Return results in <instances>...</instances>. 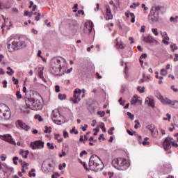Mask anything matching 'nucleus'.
<instances>
[{"mask_svg": "<svg viewBox=\"0 0 178 178\" xmlns=\"http://www.w3.org/2000/svg\"><path fill=\"white\" fill-rule=\"evenodd\" d=\"M25 104L27 108L20 107V111H22V113H30V109L40 111V109L42 108L41 100L38 99L25 97Z\"/></svg>", "mask_w": 178, "mask_h": 178, "instance_id": "obj_1", "label": "nucleus"}, {"mask_svg": "<svg viewBox=\"0 0 178 178\" xmlns=\"http://www.w3.org/2000/svg\"><path fill=\"white\" fill-rule=\"evenodd\" d=\"M89 169L93 172H101L104 169V163L97 155H92L89 159Z\"/></svg>", "mask_w": 178, "mask_h": 178, "instance_id": "obj_2", "label": "nucleus"}, {"mask_svg": "<svg viewBox=\"0 0 178 178\" xmlns=\"http://www.w3.org/2000/svg\"><path fill=\"white\" fill-rule=\"evenodd\" d=\"M112 165L113 168L118 169V170H126L130 165L127 163V160L122 158H116L112 161Z\"/></svg>", "mask_w": 178, "mask_h": 178, "instance_id": "obj_3", "label": "nucleus"}, {"mask_svg": "<svg viewBox=\"0 0 178 178\" xmlns=\"http://www.w3.org/2000/svg\"><path fill=\"white\" fill-rule=\"evenodd\" d=\"M161 8L160 6H154L151 8L148 15L149 23H156L159 20V12H161Z\"/></svg>", "mask_w": 178, "mask_h": 178, "instance_id": "obj_4", "label": "nucleus"}, {"mask_svg": "<svg viewBox=\"0 0 178 178\" xmlns=\"http://www.w3.org/2000/svg\"><path fill=\"white\" fill-rule=\"evenodd\" d=\"M26 47L24 42L20 41L19 39H11L8 44V49L9 52H13V51H17L20 48Z\"/></svg>", "mask_w": 178, "mask_h": 178, "instance_id": "obj_5", "label": "nucleus"}, {"mask_svg": "<svg viewBox=\"0 0 178 178\" xmlns=\"http://www.w3.org/2000/svg\"><path fill=\"white\" fill-rule=\"evenodd\" d=\"M51 118L56 124H61L64 123V118L63 116L60 115V113L58 109H55L52 111Z\"/></svg>", "mask_w": 178, "mask_h": 178, "instance_id": "obj_6", "label": "nucleus"}, {"mask_svg": "<svg viewBox=\"0 0 178 178\" xmlns=\"http://www.w3.org/2000/svg\"><path fill=\"white\" fill-rule=\"evenodd\" d=\"M81 95V90L80 88H76L74 91V96L71 99L74 104H79L81 99L80 98Z\"/></svg>", "mask_w": 178, "mask_h": 178, "instance_id": "obj_7", "label": "nucleus"}, {"mask_svg": "<svg viewBox=\"0 0 178 178\" xmlns=\"http://www.w3.org/2000/svg\"><path fill=\"white\" fill-rule=\"evenodd\" d=\"M0 138L1 140H3V141H6V143H9L11 145H16V141L10 134L0 135Z\"/></svg>", "mask_w": 178, "mask_h": 178, "instance_id": "obj_8", "label": "nucleus"}, {"mask_svg": "<svg viewBox=\"0 0 178 178\" xmlns=\"http://www.w3.org/2000/svg\"><path fill=\"white\" fill-rule=\"evenodd\" d=\"M164 105H168L170 108L172 109H178V101L177 100H172L169 98L165 97V102Z\"/></svg>", "mask_w": 178, "mask_h": 178, "instance_id": "obj_9", "label": "nucleus"}, {"mask_svg": "<svg viewBox=\"0 0 178 178\" xmlns=\"http://www.w3.org/2000/svg\"><path fill=\"white\" fill-rule=\"evenodd\" d=\"M172 140H173V138L168 136L163 141V148L166 152L172 148Z\"/></svg>", "mask_w": 178, "mask_h": 178, "instance_id": "obj_10", "label": "nucleus"}, {"mask_svg": "<svg viewBox=\"0 0 178 178\" xmlns=\"http://www.w3.org/2000/svg\"><path fill=\"white\" fill-rule=\"evenodd\" d=\"M30 147L32 149H42L44 148V142L41 140L32 142L31 143Z\"/></svg>", "mask_w": 178, "mask_h": 178, "instance_id": "obj_11", "label": "nucleus"}, {"mask_svg": "<svg viewBox=\"0 0 178 178\" xmlns=\"http://www.w3.org/2000/svg\"><path fill=\"white\" fill-rule=\"evenodd\" d=\"M15 126L16 127L22 129V130H25V131H29V130H30V126L26 125V123L21 120H17Z\"/></svg>", "mask_w": 178, "mask_h": 178, "instance_id": "obj_12", "label": "nucleus"}, {"mask_svg": "<svg viewBox=\"0 0 178 178\" xmlns=\"http://www.w3.org/2000/svg\"><path fill=\"white\" fill-rule=\"evenodd\" d=\"M146 129L147 130H149V131L152 134V137H154V138H156V137H158V129H156L155 125H154V124L147 125L146 127Z\"/></svg>", "mask_w": 178, "mask_h": 178, "instance_id": "obj_13", "label": "nucleus"}, {"mask_svg": "<svg viewBox=\"0 0 178 178\" xmlns=\"http://www.w3.org/2000/svg\"><path fill=\"white\" fill-rule=\"evenodd\" d=\"M56 65L52 66V70L55 74H56V73H60V69L65 67V66H62V65H60V60L59 59L56 60Z\"/></svg>", "mask_w": 178, "mask_h": 178, "instance_id": "obj_14", "label": "nucleus"}, {"mask_svg": "<svg viewBox=\"0 0 178 178\" xmlns=\"http://www.w3.org/2000/svg\"><path fill=\"white\" fill-rule=\"evenodd\" d=\"M105 8H106V20H112L113 19V15H112V10H111V7L108 5H107L106 6Z\"/></svg>", "mask_w": 178, "mask_h": 178, "instance_id": "obj_15", "label": "nucleus"}, {"mask_svg": "<svg viewBox=\"0 0 178 178\" xmlns=\"http://www.w3.org/2000/svg\"><path fill=\"white\" fill-rule=\"evenodd\" d=\"M84 30L85 31L88 30L89 33H91L92 31V28L94 27V24L91 21H87L85 24Z\"/></svg>", "mask_w": 178, "mask_h": 178, "instance_id": "obj_16", "label": "nucleus"}, {"mask_svg": "<svg viewBox=\"0 0 178 178\" xmlns=\"http://www.w3.org/2000/svg\"><path fill=\"white\" fill-rule=\"evenodd\" d=\"M143 41L145 42H147L148 44L156 42V40H155L152 35H149L148 36H145L143 38Z\"/></svg>", "mask_w": 178, "mask_h": 178, "instance_id": "obj_17", "label": "nucleus"}, {"mask_svg": "<svg viewBox=\"0 0 178 178\" xmlns=\"http://www.w3.org/2000/svg\"><path fill=\"white\" fill-rule=\"evenodd\" d=\"M141 102L140 97L137 95H135L131 99V105H136V104H141Z\"/></svg>", "mask_w": 178, "mask_h": 178, "instance_id": "obj_18", "label": "nucleus"}, {"mask_svg": "<svg viewBox=\"0 0 178 178\" xmlns=\"http://www.w3.org/2000/svg\"><path fill=\"white\" fill-rule=\"evenodd\" d=\"M155 97L159 99L160 100V102H161V104H163V105L165 104V102L166 101V98H163L161 95V92H159V91H156L154 93Z\"/></svg>", "mask_w": 178, "mask_h": 178, "instance_id": "obj_19", "label": "nucleus"}, {"mask_svg": "<svg viewBox=\"0 0 178 178\" xmlns=\"http://www.w3.org/2000/svg\"><path fill=\"white\" fill-rule=\"evenodd\" d=\"M115 41H116V48H118V49H124V47H126V45H124V44H123L122 41H119V38H117Z\"/></svg>", "mask_w": 178, "mask_h": 178, "instance_id": "obj_20", "label": "nucleus"}, {"mask_svg": "<svg viewBox=\"0 0 178 178\" xmlns=\"http://www.w3.org/2000/svg\"><path fill=\"white\" fill-rule=\"evenodd\" d=\"M22 173H26V170H29V163H27L26 161H24L22 163Z\"/></svg>", "mask_w": 178, "mask_h": 178, "instance_id": "obj_21", "label": "nucleus"}, {"mask_svg": "<svg viewBox=\"0 0 178 178\" xmlns=\"http://www.w3.org/2000/svg\"><path fill=\"white\" fill-rule=\"evenodd\" d=\"M145 104L154 108V100L151 99L149 97H146Z\"/></svg>", "mask_w": 178, "mask_h": 178, "instance_id": "obj_22", "label": "nucleus"}, {"mask_svg": "<svg viewBox=\"0 0 178 178\" xmlns=\"http://www.w3.org/2000/svg\"><path fill=\"white\" fill-rule=\"evenodd\" d=\"M7 70H8L6 72L8 76H13V74H15V71H13V70L10 67H8Z\"/></svg>", "mask_w": 178, "mask_h": 178, "instance_id": "obj_23", "label": "nucleus"}, {"mask_svg": "<svg viewBox=\"0 0 178 178\" xmlns=\"http://www.w3.org/2000/svg\"><path fill=\"white\" fill-rule=\"evenodd\" d=\"M140 6V2L133 3L132 5L129 6L131 9H136V8H138Z\"/></svg>", "mask_w": 178, "mask_h": 178, "instance_id": "obj_24", "label": "nucleus"}, {"mask_svg": "<svg viewBox=\"0 0 178 178\" xmlns=\"http://www.w3.org/2000/svg\"><path fill=\"white\" fill-rule=\"evenodd\" d=\"M35 172V169L32 168L31 170L29 173V177H35L36 175L34 173Z\"/></svg>", "mask_w": 178, "mask_h": 178, "instance_id": "obj_25", "label": "nucleus"}, {"mask_svg": "<svg viewBox=\"0 0 178 178\" xmlns=\"http://www.w3.org/2000/svg\"><path fill=\"white\" fill-rule=\"evenodd\" d=\"M177 20H178V15L175 17H171L170 18V22H171V23H177Z\"/></svg>", "mask_w": 178, "mask_h": 178, "instance_id": "obj_26", "label": "nucleus"}, {"mask_svg": "<svg viewBox=\"0 0 178 178\" xmlns=\"http://www.w3.org/2000/svg\"><path fill=\"white\" fill-rule=\"evenodd\" d=\"M44 129H45L44 133H46V134L48 133L49 134L50 133L52 132V128L51 127H48L45 126Z\"/></svg>", "mask_w": 178, "mask_h": 178, "instance_id": "obj_27", "label": "nucleus"}, {"mask_svg": "<svg viewBox=\"0 0 178 178\" xmlns=\"http://www.w3.org/2000/svg\"><path fill=\"white\" fill-rule=\"evenodd\" d=\"M137 90H138V91H139V92H140V94H143V92H145V87H144V86H143V87L138 86L137 88Z\"/></svg>", "mask_w": 178, "mask_h": 178, "instance_id": "obj_28", "label": "nucleus"}, {"mask_svg": "<svg viewBox=\"0 0 178 178\" xmlns=\"http://www.w3.org/2000/svg\"><path fill=\"white\" fill-rule=\"evenodd\" d=\"M129 16L131 17V23H134L136 22V15L133 13H129Z\"/></svg>", "mask_w": 178, "mask_h": 178, "instance_id": "obj_29", "label": "nucleus"}, {"mask_svg": "<svg viewBox=\"0 0 178 178\" xmlns=\"http://www.w3.org/2000/svg\"><path fill=\"white\" fill-rule=\"evenodd\" d=\"M169 36H164V39L163 40V44H165V45H169Z\"/></svg>", "mask_w": 178, "mask_h": 178, "instance_id": "obj_30", "label": "nucleus"}, {"mask_svg": "<svg viewBox=\"0 0 178 178\" xmlns=\"http://www.w3.org/2000/svg\"><path fill=\"white\" fill-rule=\"evenodd\" d=\"M135 126H134V129H138V127H141V124H140V121L138 120H135Z\"/></svg>", "mask_w": 178, "mask_h": 178, "instance_id": "obj_31", "label": "nucleus"}, {"mask_svg": "<svg viewBox=\"0 0 178 178\" xmlns=\"http://www.w3.org/2000/svg\"><path fill=\"white\" fill-rule=\"evenodd\" d=\"M35 119H36V120H38L39 122H42L43 120L42 117H41V115L38 114L35 115Z\"/></svg>", "mask_w": 178, "mask_h": 178, "instance_id": "obj_32", "label": "nucleus"}, {"mask_svg": "<svg viewBox=\"0 0 178 178\" xmlns=\"http://www.w3.org/2000/svg\"><path fill=\"white\" fill-rule=\"evenodd\" d=\"M6 170H4L5 173H12L13 172V168L12 167H6Z\"/></svg>", "mask_w": 178, "mask_h": 178, "instance_id": "obj_33", "label": "nucleus"}, {"mask_svg": "<svg viewBox=\"0 0 178 178\" xmlns=\"http://www.w3.org/2000/svg\"><path fill=\"white\" fill-rule=\"evenodd\" d=\"M170 119H172V115L169 113H167L166 117L163 118V120H168V122H170Z\"/></svg>", "mask_w": 178, "mask_h": 178, "instance_id": "obj_34", "label": "nucleus"}, {"mask_svg": "<svg viewBox=\"0 0 178 178\" xmlns=\"http://www.w3.org/2000/svg\"><path fill=\"white\" fill-rule=\"evenodd\" d=\"M160 74H161V76H166V74H168V71H166L165 69H161L160 71Z\"/></svg>", "mask_w": 178, "mask_h": 178, "instance_id": "obj_35", "label": "nucleus"}, {"mask_svg": "<svg viewBox=\"0 0 178 178\" xmlns=\"http://www.w3.org/2000/svg\"><path fill=\"white\" fill-rule=\"evenodd\" d=\"M58 99H60L61 101H63V99H66V95H58Z\"/></svg>", "mask_w": 178, "mask_h": 178, "instance_id": "obj_36", "label": "nucleus"}, {"mask_svg": "<svg viewBox=\"0 0 178 178\" xmlns=\"http://www.w3.org/2000/svg\"><path fill=\"white\" fill-rule=\"evenodd\" d=\"M152 33H153L154 35H159V33H158L157 29H152Z\"/></svg>", "mask_w": 178, "mask_h": 178, "instance_id": "obj_37", "label": "nucleus"}, {"mask_svg": "<svg viewBox=\"0 0 178 178\" xmlns=\"http://www.w3.org/2000/svg\"><path fill=\"white\" fill-rule=\"evenodd\" d=\"M16 97H17V99H22V93L20 92V91H17L16 92Z\"/></svg>", "mask_w": 178, "mask_h": 178, "instance_id": "obj_38", "label": "nucleus"}, {"mask_svg": "<svg viewBox=\"0 0 178 178\" xmlns=\"http://www.w3.org/2000/svg\"><path fill=\"white\" fill-rule=\"evenodd\" d=\"M170 48H171L172 52H175V51H177V46H176V44L171 45Z\"/></svg>", "mask_w": 178, "mask_h": 178, "instance_id": "obj_39", "label": "nucleus"}, {"mask_svg": "<svg viewBox=\"0 0 178 178\" xmlns=\"http://www.w3.org/2000/svg\"><path fill=\"white\" fill-rule=\"evenodd\" d=\"M127 116L131 118V120H133L134 119V115L131 114L130 112L127 113Z\"/></svg>", "mask_w": 178, "mask_h": 178, "instance_id": "obj_40", "label": "nucleus"}, {"mask_svg": "<svg viewBox=\"0 0 178 178\" xmlns=\"http://www.w3.org/2000/svg\"><path fill=\"white\" fill-rule=\"evenodd\" d=\"M43 74H44V72L42 71V68L39 67L38 68V77H40V76H42Z\"/></svg>", "mask_w": 178, "mask_h": 178, "instance_id": "obj_41", "label": "nucleus"}, {"mask_svg": "<svg viewBox=\"0 0 178 178\" xmlns=\"http://www.w3.org/2000/svg\"><path fill=\"white\" fill-rule=\"evenodd\" d=\"M76 128L74 127L70 131V133H71V134H72V133H74V134H79V131H76Z\"/></svg>", "mask_w": 178, "mask_h": 178, "instance_id": "obj_42", "label": "nucleus"}, {"mask_svg": "<svg viewBox=\"0 0 178 178\" xmlns=\"http://www.w3.org/2000/svg\"><path fill=\"white\" fill-rule=\"evenodd\" d=\"M47 145L49 148H50V149H54V144L50 143H47Z\"/></svg>", "mask_w": 178, "mask_h": 178, "instance_id": "obj_43", "label": "nucleus"}, {"mask_svg": "<svg viewBox=\"0 0 178 178\" xmlns=\"http://www.w3.org/2000/svg\"><path fill=\"white\" fill-rule=\"evenodd\" d=\"M60 170H63V168H66V164L63 163V164H60L58 166Z\"/></svg>", "mask_w": 178, "mask_h": 178, "instance_id": "obj_44", "label": "nucleus"}, {"mask_svg": "<svg viewBox=\"0 0 178 178\" xmlns=\"http://www.w3.org/2000/svg\"><path fill=\"white\" fill-rule=\"evenodd\" d=\"M97 115H99L101 118H104L105 116V111H98Z\"/></svg>", "mask_w": 178, "mask_h": 178, "instance_id": "obj_45", "label": "nucleus"}, {"mask_svg": "<svg viewBox=\"0 0 178 178\" xmlns=\"http://www.w3.org/2000/svg\"><path fill=\"white\" fill-rule=\"evenodd\" d=\"M113 130H115L114 127H111L108 130V134H110L111 136H112V134H113Z\"/></svg>", "mask_w": 178, "mask_h": 178, "instance_id": "obj_46", "label": "nucleus"}, {"mask_svg": "<svg viewBox=\"0 0 178 178\" xmlns=\"http://www.w3.org/2000/svg\"><path fill=\"white\" fill-rule=\"evenodd\" d=\"M18 160H19V158L17 156L13 157V161L14 165H17V161H18Z\"/></svg>", "mask_w": 178, "mask_h": 178, "instance_id": "obj_47", "label": "nucleus"}, {"mask_svg": "<svg viewBox=\"0 0 178 178\" xmlns=\"http://www.w3.org/2000/svg\"><path fill=\"white\" fill-rule=\"evenodd\" d=\"M13 83L15 85L19 84V80L15 77H13Z\"/></svg>", "mask_w": 178, "mask_h": 178, "instance_id": "obj_48", "label": "nucleus"}, {"mask_svg": "<svg viewBox=\"0 0 178 178\" xmlns=\"http://www.w3.org/2000/svg\"><path fill=\"white\" fill-rule=\"evenodd\" d=\"M55 91H56V92H60V88L59 87V86L56 85L55 86Z\"/></svg>", "mask_w": 178, "mask_h": 178, "instance_id": "obj_49", "label": "nucleus"}, {"mask_svg": "<svg viewBox=\"0 0 178 178\" xmlns=\"http://www.w3.org/2000/svg\"><path fill=\"white\" fill-rule=\"evenodd\" d=\"M45 163L47 164V165L49 166V168H52V164H51V163L48 162V161L44 162V163H42V166H44V165H45Z\"/></svg>", "mask_w": 178, "mask_h": 178, "instance_id": "obj_50", "label": "nucleus"}, {"mask_svg": "<svg viewBox=\"0 0 178 178\" xmlns=\"http://www.w3.org/2000/svg\"><path fill=\"white\" fill-rule=\"evenodd\" d=\"M40 16H41V13H38V15L35 17V20H36V22H38V20H40Z\"/></svg>", "mask_w": 178, "mask_h": 178, "instance_id": "obj_51", "label": "nucleus"}, {"mask_svg": "<svg viewBox=\"0 0 178 178\" xmlns=\"http://www.w3.org/2000/svg\"><path fill=\"white\" fill-rule=\"evenodd\" d=\"M171 90H172V91H174V92H178V89L175 88V86H171Z\"/></svg>", "mask_w": 178, "mask_h": 178, "instance_id": "obj_52", "label": "nucleus"}, {"mask_svg": "<svg viewBox=\"0 0 178 178\" xmlns=\"http://www.w3.org/2000/svg\"><path fill=\"white\" fill-rule=\"evenodd\" d=\"M0 159H1V161H6V155L2 154V155L0 156Z\"/></svg>", "mask_w": 178, "mask_h": 178, "instance_id": "obj_53", "label": "nucleus"}, {"mask_svg": "<svg viewBox=\"0 0 178 178\" xmlns=\"http://www.w3.org/2000/svg\"><path fill=\"white\" fill-rule=\"evenodd\" d=\"M93 131H95L94 134H93V135H94V136H97V135L98 134V131H99V129H93Z\"/></svg>", "mask_w": 178, "mask_h": 178, "instance_id": "obj_54", "label": "nucleus"}, {"mask_svg": "<svg viewBox=\"0 0 178 178\" xmlns=\"http://www.w3.org/2000/svg\"><path fill=\"white\" fill-rule=\"evenodd\" d=\"M83 155H87V152L86 150H83L80 153L81 158L83 156Z\"/></svg>", "mask_w": 178, "mask_h": 178, "instance_id": "obj_55", "label": "nucleus"}, {"mask_svg": "<svg viewBox=\"0 0 178 178\" xmlns=\"http://www.w3.org/2000/svg\"><path fill=\"white\" fill-rule=\"evenodd\" d=\"M174 122H175L176 126L178 127V115H177V117L175 118Z\"/></svg>", "mask_w": 178, "mask_h": 178, "instance_id": "obj_56", "label": "nucleus"}, {"mask_svg": "<svg viewBox=\"0 0 178 178\" xmlns=\"http://www.w3.org/2000/svg\"><path fill=\"white\" fill-rule=\"evenodd\" d=\"M12 11L13 12V13H19V10L17 8H13L12 9Z\"/></svg>", "mask_w": 178, "mask_h": 178, "instance_id": "obj_57", "label": "nucleus"}, {"mask_svg": "<svg viewBox=\"0 0 178 178\" xmlns=\"http://www.w3.org/2000/svg\"><path fill=\"white\" fill-rule=\"evenodd\" d=\"M171 145H172L173 147H175L176 148L178 147V144L176 143H175V142H173V139H172V140Z\"/></svg>", "mask_w": 178, "mask_h": 178, "instance_id": "obj_58", "label": "nucleus"}, {"mask_svg": "<svg viewBox=\"0 0 178 178\" xmlns=\"http://www.w3.org/2000/svg\"><path fill=\"white\" fill-rule=\"evenodd\" d=\"M145 58H147V54H143L140 56V59H145Z\"/></svg>", "mask_w": 178, "mask_h": 178, "instance_id": "obj_59", "label": "nucleus"}, {"mask_svg": "<svg viewBox=\"0 0 178 178\" xmlns=\"http://www.w3.org/2000/svg\"><path fill=\"white\" fill-rule=\"evenodd\" d=\"M145 31V26L143 25L140 29V33H144Z\"/></svg>", "mask_w": 178, "mask_h": 178, "instance_id": "obj_60", "label": "nucleus"}, {"mask_svg": "<svg viewBox=\"0 0 178 178\" xmlns=\"http://www.w3.org/2000/svg\"><path fill=\"white\" fill-rule=\"evenodd\" d=\"M88 127V125L85 124L84 127H82L81 129L83 131H86V130H87Z\"/></svg>", "mask_w": 178, "mask_h": 178, "instance_id": "obj_61", "label": "nucleus"}, {"mask_svg": "<svg viewBox=\"0 0 178 178\" xmlns=\"http://www.w3.org/2000/svg\"><path fill=\"white\" fill-rule=\"evenodd\" d=\"M31 31H32V33H33V34H35V35H37V34H38V31H37L34 29H32Z\"/></svg>", "mask_w": 178, "mask_h": 178, "instance_id": "obj_62", "label": "nucleus"}, {"mask_svg": "<svg viewBox=\"0 0 178 178\" xmlns=\"http://www.w3.org/2000/svg\"><path fill=\"white\" fill-rule=\"evenodd\" d=\"M142 8L145 11L148 10V7L145 6L144 3L142 4Z\"/></svg>", "mask_w": 178, "mask_h": 178, "instance_id": "obj_63", "label": "nucleus"}, {"mask_svg": "<svg viewBox=\"0 0 178 178\" xmlns=\"http://www.w3.org/2000/svg\"><path fill=\"white\" fill-rule=\"evenodd\" d=\"M175 58H174V62H177L178 60V54H175Z\"/></svg>", "mask_w": 178, "mask_h": 178, "instance_id": "obj_64", "label": "nucleus"}]
</instances>
